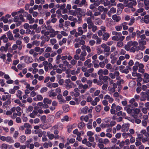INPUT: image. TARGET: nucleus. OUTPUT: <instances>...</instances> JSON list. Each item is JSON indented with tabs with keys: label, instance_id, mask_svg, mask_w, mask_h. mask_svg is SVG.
Masks as SVG:
<instances>
[{
	"label": "nucleus",
	"instance_id": "f257e3e1",
	"mask_svg": "<svg viewBox=\"0 0 149 149\" xmlns=\"http://www.w3.org/2000/svg\"><path fill=\"white\" fill-rule=\"evenodd\" d=\"M112 35L114 36L112 37V40L114 41L120 40L122 41L125 38L124 36H122V33L120 32H117L113 31L112 32Z\"/></svg>",
	"mask_w": 149,
	"mask_h": 149
},
{
	"label": "nucleus",
	"instance_id": "f03ea898",
	"mask_svg": "<svg viewBox=\"0 0 149 149\" xmlns=\"http://www.w3.org/2000/svg\"><path fill=\"white\" fill-rule=\"evenodd\" d=\"M13 20L14 22H17L16 24L17 26H19L22 22L24 21L23 15L22 14H20L19 16L14 17Z\"/></svg>",
	"mask_w": 149,
	"mask_h": 149
},
{
	"label": "nucleus",
	"instance_id": "7ed1b4c3",
	"mask_svg": "<svg viewBox=\"0 0 149 149\" xmlns=\"http://www.w3.org/2000/svg\"><path fill=\"white\" fill-rule=\"evenodd\" d=\"M138 44V43L136 41H132L130 40L128 42L127 44L124 46V48L126 50L128 51L129 49H130V48L132 46L135 47L137 46Z\"/></svg>",
	"mask_w": 149,
	"mask_h": 149
},
{
	"label": "nucleus",
	"instance_id": "20e7f679",
	"mask_svg": "<svg viewBox=\"0 0 149 149\" xmlns=\"http://www.w3.org/2000/svg\"><path fill=\"white\" fill-rule=\"evenodd\" d=\"M64 85L67 89L69 90L72 88L74 84L70 79H67L65 80V83Z\"/></svg>",
	"mask_w": 149,
	"mask_h": 149
},
{
	"label": "nucleus",
	"instance_id": "39448f33",
	"mask_svg": "<svg viewBox=\"0 0 149 149\" xmlns=\"http://www.w3.org/2000/svg\"><path fill=\"white\" fill-rule=\"evenodd\" d=\"M146 43V41L144 40H139L138 41V43L139 45L138 46L139 49H140L141 51H143L145 48V47L144 46Z\"/></svg>",
	"mask_w": 149,
	"mask_h": 149
},
{
	"label": "nucleus",
	"instance_id": "423d86ee",
	"mask_svg": "<svg viewBox=\"0 0 149 149\" xmlns=\"http://www.w3.org/2000/svg\"><path fill=\"white\" fill-rule=\"evenodd\" d=\"M78 88L81 89L80 91V92L81 93L83 94L85 92L86 89L88 88V86L87 84L83 85L81 83L78 85Z\"/></svg>",
	"mask_w": 149,
	"mask_h": 149
},
{
	"label": "nucleus",
	"instance_id": "0eeeda50",
	"mask_svg": "<svg viewBox=\"0 0 149 149\" xmlns=\"http://www.w3.org/2000/svg\"><path fill=\"white\" fill-rule=\"evenodd\" d=\"M119 75V72L118 71H115L114 73L110 72L109 74V76L110 78L114 79L116 78V79H120Z\"/></svg>",
	"mask_w": 149,
	"mask_h": 149
},
{
	"label": "nucleus",
	"instance_id": "6e6552de",
	"mask_svg": "<svg viewBox=\"0 0 149 149\" xmlns=\"http://www.w3.org/2000/svg\"><path fill=\"white\" fill-rule=\"evenodd\" d=\"M25 16L26 17V19L29 20V24H33L35 21V19L33 18L31 15L29 14L26 12H24Z\"/></svg>",
	"mask_w": 149,
	"mask_h": 149
},
{
	"label": "nucleus",
	"instance_id": "1a4fd4ad",
	"mask_svg": "<svg viewBox=\"0 0 149 149\" xmlns=\"http://www.w3.org/2000/svg\"><path fill=\"white\" fill-rule=\"evenodd\" d=\"M77 30L78 32H77L76 34L74 35V36L76 38L79 36L82 35L84 32V30L82 29V27L81 26L79 27Z\"/></svg>",
	"mask_w": 149,
	"mask_h": 149
},
{
	"label": "nucleus",
	"instance_id": "9d476101",
	"mask_svg": "<svg viewBox=\"0 0 149 149\" xmlns=\"http://www.w3.org/2000/svg\"><path fill=\"white\" fill-rule=\"evenodd\" d=\"M49 32L50 33H51L50 35V37L51 38L54 37L57 34H59L60 33L59 31H55L54 30L53 28H52L49 30Z\"/></svg>",
	"mask_w": 149,
	"mask_h": 149
},
{
	"label": "nucleus",
	"instance_id": "9b49d317",
	"mask_svg": "<svg viewBox=\"0 0 149 149\" xmlns=\"http://www.w3.org/2000/svg\"><path fill=\"white\" fill-rule=\"evenodd\" d=\"M143 82L146 83H147L149 81V74L147 73H144L143 74Z\"/></svg>",
	"mask_w": 149,
	"mask_h": 149
},
{
	"label": "nucleus",
	"instance_id": "f8f14e48",
	"mask_svg": "<svg viewBox=\"0 0 149 149\" xmlns=\"http://www.w3.org/2000/svg\"><path fill=\"white\" fill-rule=\"evenodd\" d=\"M34 50L36 52H38L39 54L41 55L44 52L45 48H41L37 46L34 48Z\"/></svg>",
	"mask_w": 149,
	"mask_h": 149
},
{
	"label": "nucleus",
	"instance_id": "ddd939ff",
	"mask_svg": "<svg viewBox=\"0 0 149 149\" xmlns=\"http://www.w3.org/2000/svg\"><path fill=\"white\" fill-rule=\"evenodd\" d=\"M137 4V2L136 0L133 1H132L130 2L127 4L125 6V7H128L129 8H131L133 6H135Z\"/></svg>",
	"mask_w": 149,
	"mask_h": 149
},
{
	"label": "nucleus",
	"instance_id": "4468645a",
	"mask_svg": "<svg viewBox=\"0 0 149 149\" xmlns=\"http://www.w3.org/2000/svg\"><path fill=\"white\" fill-rule=\"evenodd\" d=\"M5 94H7V95H3L2 96V100L3 101L6 100L7 99L10 100V99L11 95L8 93H4Z\"/></svg>",
	"mask_w": 149,
	"mask_h": 149
},
{
	"label": "nucleus",
	"instance_id": "2eb2a0df",
	"mask_svg": "<svg viewBox=\"0 0 149 149\" xmlns=\"http://www.w3.org/2000/svg\"><path fill=\"white\" fill-rule=\"evenodd\" d=\"M16 44L18 47V50L19 51L21 50L23 47V45L22 44V42L19 40H17L16 41Z\"/></svg>",
	"mask_w": 149,
	"mask_h": 149
},
{
	"label": "nucleus",
	"instance_id": "dca6fc26",
	"mask_svg": "<svg viewBox=\"0 0 149 149\" xmlns=\"http://www.w3.org/2000/svg\"><path fill=\"white\" fill-rule=\"evenodd\" d=\"M56 14H52L51 15V19L50 20L52 23L54 24L57 22V19L56 18Z\"/></svg>",
	"mask_w": 149,
	"mask_h": 149
},
{
	"label": "nucleus",
	"instance_id": "f3484780",
	"mask_svg": "<svg viewBox=\"0 0 149 149\" xmlns=\"http://www.w3.org/2000/svg\"><path fill=\"white\" fill-rule=\"evenodd\" d=\"M99 79L100 80H103L104 83L108 82V80L111 79L110 78L107 76H103L101 77H99Z\"/></svg>",
	"mask_w": 149,
	"mask_h": 149
},
{
	"label": "nucleus",
	"instance_id": "a211bd4d",
	"mask_svg": "<svg viewBox=\"0 0 149 149\" xmlns=\"http://www.w3.org/2000/svg\"><path fill=\"white\" fill-rule=\"evenodd\" d=\"M80 68H78L76 71L75 70L70 71V73L73 75H76L80 72Z\"/></svg>",
	"mask_w": 149,
	"mask_h": 149
},
{
	"label": "nucleus",
	"instance_id": "6ab92c4d",
	"mask_svg": "<svg viewBox=\"0 0 149 149\" xmlns=\"http://www.w3.org/2000/svg\"><path fill=\"white\" fill-rule=\"evenodd\" d=\"M87 24H88V27H90L92 25L94 24L93 21L91 19V18L88 17L86 19Z\"/></svg>",
	"mask_w": 149,
	"mask_h": 149
},
{
	"label": "nucleus",
	"instance_id": "aec40b11",
	"mask_svg": "<svg viewBox=\"0 0 149 149\" xmlns=\"http://www.w3.org/2000/svg\"><path fill=\"white\" fill-rule=\"evenodd\" d=\"M137 47L138 46H137L135 47L133 46V47L130 48V49H129V51L130 52L133 53H134L136 51H138L139 50H140V49H139Z\"/></svg>",
	"mask_w": 149,
	"mask_h": 149
},
{
	"label": "nucleus",
	"instance_id": "412c9836",
	"mask_svg": "<svg viewBox=\"0 0 149 149\" xmlns=\"http://www.w3.org/2000/svg\"><path fill=\"white\" fill-rule=\"evenodd\" d=\"M106 68L107 69L110 70V72H113L114 71V69L112 68V65L110 63H108L106 65Z\"/></svg>",
	"mask_w": 149,
	"mask_h": 149
},
{
	"label": "nucleus",
	"instance_id": "4be33fe9",
	"mask_svg": "<svg viewBox=\"0 0 149 149\" xmlns=\"http://www.w3.org/2000/svg\"><path fill=\"white\" fill-rule=\"evenodd\" d=\"M112 19L116 22H118L121 19L120 17L119 16H118L116 15H114L112 16Z\"/></svg>",
	"mask_w": 149,
	"mask_h": 149
},
{
	"label": "nucleus",
	"instance_id": "5701e85b",
	"mask_svg": "<svg viewBox=\"0 0 149 149\" xmlns=\"http://www.w3.org/2000/svg\"><path fill=\"white\" fill-rule=\"evenodd\" d=\"M54 116L52 115H49L48 117V120L49 122L52 123L54 121Z\"/></svg>",
	"mask_w": 149,
	"mask_h": 149
},
{
	"label": "nucleus",
	"instance_id": "b1692460",
	"mask_svg": "<svg viewBox=\"0 0 149 149\" xmlns=\"http://www.w3.org/2000/svg\"><path fill=\"white\" fill-rule=\"evenodd\" d=\"M38 112L35 110H33L32 113H31L29 115V116L31 118H34L37 115Z\"/></svg>",
	"mask_w": 149,
	"mask_h": 149
},
{
	"label": "nucleus",
	"instance_id": "393cba45",
	"mask_svg": "<svg viewBox=\"0 0 149 149\" xmlns=\"http://www.w3.org/2000/svg\"><path fill=\"white\" fill-rule=\"evenodd\" d=\"M144 3L145 6V9L148 10L149 8V1L148 0H144Z\"/></svg>",
	"mask_w": 149,
	"mask_h": 149
},
{
	"label": "nucleus",
	"instance_id": "a878e982",
	"mask_svg": "<svg viewBox=\"0 0 149 149\" xmlns=\"http://www.w3.org/2000/svg\"><path fill=\"white\" fill-rule=\"evenodd\" d=\"M22 112L15 113H13V114L11 116V118L13 119L16 118L17 116H20L21 115Z\"/></svg>",
	"mask_w": 149,
	"mask_h": 149
},
{
	"label": "nucleus",
	"instance_id": "bb28decb",
	"mask_svg": "<svg viewBox=\"0 0 149 149\" xmlns=\"http://www.w3.org/2000/svg\"><path fill=\"white\" fill-rule=\"evenodd\" d=\"M7 35L9 39L10 40H14V38L12 33L10 31L7 33Z\"/></svg>",
	"mask_w": 149,
	"mask_h": 149
},
{
	"label": "nucleus",
	"instance_id": "cd10ccee",
	"mask_svg": "<svg viewBox=\"0 0 149 149\" xmlns=\"http://www.w3.org/2000/svg\"><path fill=\"white\" fill-rule=\"evenodd\" d=\"M109 37V34L107 33H104L102 36V39L105 41H107Z\"/></svg>",
	"mask_w": 149,
	"mask_h": 149
},
{
	"label": "nucleus",
	"instance_id": "c85d7f7f",
	"mask_svg": "<svg viewBox=\"0 0 149 149\" xmlns=\"http://www.w3.org/2000/svg\"><path fill=\"white\" fill-rule=\"evenodd\" d=\"M88 28L89 29H90L92 28V31L93 32H95L98 29L97 26L94 25V24L91 25L90 26L89 28V27H88Z\"/></svg>",
	"mask_w": 149,
	"mask_h": 149
},
{
	"label": "nucleus",
	"instance_id": "c756f323",
	"mask_svg": "<svg viewBox=\"0 0 149 149\" xmlns=\"http://www.w3.org/2000/svg\"><path fill=\"white\" fill-rule=\"evenodd\" d=\"M70 95L72 97H77L79 95L80 93L79 92H74L72 91L70 93Z\"/></svg>",
	"mask_w": 149,
	"mask_h": 149
},
{
	"label": "nucleus",
	"instance_id": "7c9ffc66",
	"mask_svg": "<svg viewBox=\"0 0 149 149\" xmlns=\"http://www.w3.org/2000/svg\"><path fill=\"white\" fill-rule=\"evenodd\" d=\"M88 107L87 106H85L83 108L80 109L81 112L83 114H86L88 112Z\"/></svg>",
	"mask_w": 149,
	"mask_h": 149
},
{
	"label": "nucleus",
	"instance_id": "2f4dec72",
	"mask_svg": "<svg viewBox=\"0 0 149 149\" xmlns=\"http://www.w3.org/2000/svg\"><path fill=\"white\" fill-rule=\"evenodd\" d=\"M132 116L135 119L134 121L135 123L136 124H139L141 123V120L137 118V115H132Z\"/></svg>",
	"mask_w": 149,
	"mask_h": 149
},
{
	"label": "nucleus",
	"instance_id": "473e14b6",
	"mask_svg": "<svg viewBox=\"0 0 149 149\" xmlns=\"http://www.w3.org/2000/svg\"><path fill=\"white\" fill-rule=\"evenodd\" d=\"M121 129L123 132H126L127 131L129 128L127 125L125 124L122 125Z\"/></svg>",
	"mask_w": 149,
	"mask_h": 149
},
{
	"label": "nucleus",
	"instance_id": "72a5a7b5",
	"mask_svg": "<svg viewBox=\"0 0 149 149\" xmlns=\"http://www.w3.org/2000/svg\"><path fill=\"white\" fill-rule=\"evenodd\" d=\"M85 126V124L82 122H81L78 124V127L80 130L82 129Z\"/></svg>",
	"mask_w": 149,
	"mask_h": 149
},
{
	"label": "nucleus",
	"instance_id": "f704fd0d",
	"mask_svg": "<svg viewBox=\"0 0 149 149\" xmlns=\"http://www.w3.org/2000/svg\"><path fill=\"white\" fill-rule=\"evenodd\" d=\"M49 96L50 97L56 96L57 94L53 90H51L49 91L48 92Z\"/></svg>",
	"mask_w": 149,
	"mask_h": 149
},
{
	"label": "nucleus",
	"instance_id": "c9c22d12",
	"mask_svg": "<svg viewBox=\"0 0 149 149\" xmlns=\"http://www.w3.org/2000/svg\"><path fill=\"white\" fill-rule=\"evenodd\" d=\"M6 141L10 143H13L14 142V140L10 136L6 137Z\"/></svg>",
	"mask_w": 149,
	"mask_h": 149
},
{
	"label": "nucleus",
	"instance_id": "e433bc0d",
	"mask_svg": "<svg viewBox=\"0 0 149 149\" xmlns=\"http://www.w3.org/2000/svg\"><path fill=\"white\" fill-rule=\"evenodd\" d=\"M47 134L49 139H53L54 138V134H53L51 133L50 132H47Z\"/></svg>",
	"mask_w": 149,
	"mask_h": 149
},
{
	"label": "nucleus",
	"instance_id": "4c0bfd02",
	"mask_svg": "<svg viewBox=\"0 0 149 149\" xmlns=\"http://www.w3.org/2000/svg\"><path fill=\"white\" fill-rule=\"evenodd\" d=\"M80 119L81 120H84L85 122H87L89 119V117L88 116H82L80 117Z\"/></svg>",
	"mask_w": 149,
	"mask_h": 149
},
{
	"label": "nucleus",
	"instance_id": "58836bf2",
	"mask_svg": "<svg viewBox=\"0 0 149 149\" xmlns=\"http://www.w3.org/2000/svg\"><path fill=\"white\" fill-rule=\"evenodd\" d=\"M143 56V54L142 52H141L137 54L135 56V58L137 59H141Z\"/></svg>",
	"mask_w": 149,
	"mask_h": 149
},
{
	"label": "nucleus",
	"instance_id": "ea45409f",
	"mask_svg": "<svg viewBox=\"0 0 149 149\" xmlns=\"http://www.w3.org/2000/svg\"><path fill=\"white\" fill-rule=\"evenodd\" d=\"M140 132L143 135L144 134V136L146 137L149 136V133L147 132L145 130H141Z\"/></svg>",
	"mask_w": 149,
	"mask_h": 149
},
{
	"label": "nucleus",
	"instance_id": "a19ab883",
	"mask_svg": "<svg viewBox=\"0 0 149 149\" xmlns=\"http://www.w3.org/2000/svg\"><path fill=\"white\" fill-rule=\"evenodd\" d=\"M43 103L47 104H50L52 102V100L47 98H45L43 100Z\"/></svg>",
	"mask_w": 149,
	"mask_h": 149
},
{
	"label": "nucleus",
	"instance_id": "79ce46f5",
	"mask_svg": "<svg viewBox=\"0 0 149 149\" xmlns=\"http://www.w3.org/2000/svg\"><path fill=\"white\" fill-rule=\"evenodd\" d=\"M22 92L20 90H18L17 91V93L16 94V95L17 97H19L20 100H22Z\"/></svg>",
	"mask_w": 149,
	"mask_h": 149
},
{
	"label": "nucleus",
	"instance_id": "37998d69",
	"mask_svg": "<svg viewBox=\"0 0 149 149\" xmlns=\"http://www.w3.org/2000/svg\"><path fill=\"white\" fill-rule=\"evenodd\" d=\"M127 23L126 22H124L122 23L121 25L123 27V29L124 30H127L128 27L127 26Z\"/></svg>",
	"mask_w": 149,
	"mask_h": 149
},
{
	"label": "nucleus",
	"instance_id": "c03bdc74",
	"mask_svg": "<svg viewBox=\"0 0 149 149\" xmlns=\"http://www.w3.org/2000/svg\"><path fill=\"white\" fill-rule=\"evenodd\" d=\"M120 79H117L118 81L117 82V84L118 86H120L121 84H123L125 82L123 80L121 79L120 77Z\"/></svg>",
	"mask_w": 149,
	"mask_h": 149
},
{
	"label": "nucleus",
	"instance_id": "a18cd8bd",
	"mask_svg": "<svg viewBox=\"0 0 149 149\" xmlns=\"http://www.w3.org/2000/svg\"><path fill=\"white\" fill-rule=\"evenodd\" d=\"M82 26V29H83L84 32H86L87 31V28L88 26L87 24L86 23H84L83 24Z\"/></svg>",
	"mask_w": 149,
	"mask_h": 149
},
{
	"label": "nucleus",
	"instance_id": "49530a36",
	"mask_svg": "<svg viewBox=\"0 0 149 149\" xmlns=\"http://www.w3.org/2000/svg\"><path fill=\"white\" fill-rule=\"evenodd\" d=\"M86 13L85 12H84V11H82L81 12H80L77 15V17L78 18L79 17H81L82 16H84L85 15Z\"/></svg>",
	"mask_w": 149,
	"mask_h": 149
},
{
	"label": "nucleus",
	"instance_id": "de8ad7c7",
	"mask_svg": "<svg viewBox=\"0 0 149 149\" xmlns=\"http://www.w3.org/2000/svg\"><path fill=\"white\" fill-rule=\"evenodd\" d=\"M60 126H61V129L63 128V125L61 124H59L58 125H55L53 126L52 128V129L56 130L58 128H59V127Z\"/></svg>",
	"mask_w": 149,
	"mask_h": 149
},
{
	"label": "nucleus",
	"instance_id": "09e8293b",
	"mask_svg": "<svg viewBox=\"0 0 149 149\" xmlns=\"http://www.w3.org/2000/svg\"><path fill=\"white\" fill-rule=\"evenodd\" d=\"M97 74L99 75V77H101L103 76V70L102 69L99 70L97 72Z\"/></svg>",
	"mask_w": 149,
	"mask_h": 149
},
{
	"label": "nucleus",
	"instance_id": "8fccbe9b",
	"mask_svg": "<svg viewBox=\"0 0 149 149\" xmlns=\"http://www.w3.org/2000/svg\"><path fill=\"white\" fill-rule=\"evenodd\" d=\"M95 109L97 112H100L101 110V107L100 105H97L95 107Z\"/></svg>",
	"mask_w": 149,
	"mask_h": 149
},
{
	"label": "nucleus",
	"instance_id": "3c124183",
	"mask_svg": "<svg viewBox=\"0 0 149 149\" xmlns=\"http://www.w3.org/2000/svg\"><path fill=\"white\" fill-rule=\"evenodd\" d=\"M132 135L130 134L129 133H123L122 134V136L125 138H127L128 137V136L130 137Z\"/></svg>",
	"mask_w": 149,
	"mask_h": 149
},
{
	"label": "nucleus",
	"instance_id": "603ef678",
	"mask_svg": "<svg viewBox=\"0 0 149 149\" xmlns=\"http://www.w3.org/2000/svg\"><path fill=\"white\" fill-rule=\"evenodd\" d=\"M0 21H3L5 23H6L8 22V19L5 16L3 17L0 19Z\"/></svg>",
	"mask_w": 149,
	"mask_h": 149
},
{
	"label": "nucleus",
	"instance_id": "864d4df0",
	"mask_svg": "<svg viewBox=\"0 0 149 149\" xmlns=\"http://www.w3.org/2000/svg\"><path fill=\"white\" fill-rule=\"evenodd\" d=\"M62 114V112L61 111H58L56 113L55 117L56 118H58L60 117V116Z\"/></svg>",
	"mask_w": 149,
	"mask_h": 149
},
{
	"label": "nucleus",
	"instance_id": "5fc2aeb1",
	"mask_svg": "<svg viewBox=\"0 0 149 149\" xmlns=\"http://www.w3.org/2000/svg\"><path fill=\"white\" fill-rule=\"evenodd\" d=\"M124 109L129 114L130 113L132 112V109L128 107H125Z\"/></svg>",
	"mask_w": 149,
	"mask_h": 149
},
{
	"label": "nucleus",
	"instance_id": "6e6d98bb",
	"mask_svg": "<svg viewBox=\"0 0 149 149\" xmlns=\"http://www.w3.org/2000/svg\"><path fill=\"white\" fill-rule=\"evenodd\" d=\"M50 42L51 45H54L56 42L57 41L55 38H52L50 39Z\"/></svg>",
	"mask_w": 149,
	"mask_h": 149
},
{
	"label": "nucleus",
	"instance_id": "4d7b16f0",
	"mask_svg": "<svg viewBox=\"0 0 149 149\" xmlns=\"http://www.w3.org/2000/svg\"><path fill=\"white\" fill-rule=\"evenodd\" d=\"M108 91L110 92L109 93L111 94L113 93L115 91V89H114L113 87H111L110 86L108 87Z\"/></svg>",
	"mask_w": 149,
	"mask_h": 149
},
{
	"label": "nucleus",
	"instance_id": "13d9d810",
	"mask_svg": "<svg viewBox=\"0 0 149 149\" xmlns=\"http://www.w3.org/2000/svg\"><path fill=\"white\" fill-rule=\"evenodd\" d=\"M26 88L27 89H29L30 91H33L34 90L35 88L34 87L32 86H30L29 84H26Z\"/></svg>",
	"mask_w": 149,
	"mask_h": 149
},
{
	"label": "nucleus",
	"instance_id": "bf43d9fd",
	"mask_svg": "<svg viewBox=\"0 0 149 149\" xmlns=\"http://www.w3.org/2000/svg\"><path fill=\"white\" fill-rule=\"evenodd\" d=\"M11 102L10 100H8L7 101H6L5 102H4L3 103V107H7V106L10 104Z\"/></svg>",
	"mask_w": 149,
	"mask_h": 149
},
{
	"label": "nucleus",
	"instance_id": "052dcab7",
	"mask_svg": "<svg viewBox=\"0 0 149 149\" xmlns=\"http://www.w3.org/2000/svg\"><path fill=\"white\" fill-rule=\"evenodd\" d=\"M8 50V49L6 48L5 46H1L0 48V51L1 52H6Z\"/></svg>",
	"mask_w": 149,
	"mask_h": 149
},
{
	"label": "nucleus",
	"instance_id": "680f3d73",
	"mask_svg": "<svg viewBox=\"0 0 149 149\" xmlns=\"http://www.w3.org/2000/svg\"><path fill=\"white\" fill-rule=\"evenodd\" d=\"M118 52L116 51L115 52L111 54L110 56V58L111 59H113V58H115L114 56L116 55H117L118 54Z\"/></svg>",
	"mask_w": 149,
	"mask_h": 149
},
{
	"label": "nucleus",
	"instance_id": "e2e57ef3",
	"mask_svg": "<svg viewBox=\"0 0 149 149\" xmlns=\"http://www.w3.org/2000/svg\"><path fill=\"white\" fill-rule=\"evenodd\" d=\"M69 13L71 15L75 16L76 15V11L75 10H71L69 11Z\"/></svg>",
	"mask_w": 149,
	"mask_h": 149
},
{
	"label": "nucleus",
	"instance_id": "0e129e2a",
	"mask_svg": "<svg viewBox=\"0 0 149 149\" xmlns=\"http://www.w3.org/2000/svg\"><path fill=\"white\" fill-rule=\"evenodd\" d=\"M47 88L46 87H43L41 88L40 90V92L41 93H43L44 92H45L47 91Z\"/></svg>",
	"mask_w": 149,
	"mask_h": 149
},
{
	"label": "nucleus",
	"instance_id": "69168bd1",
	"mask_svg": "<svg viewBox=\"0 0 149 149\" xmlns=\"http://www.w3.org/2000/svg\"><path fill=\"white\" fill-rule=\"evenodd\" d=\"M135 64L138 65L139 67V68H143L144 67V65L142 63H139L138 62H136L135 63Z\"/></svg>",
	"mask_w": 149,
	"mask_h": 149
},
{
	"label": "nucleus",
	"instance_id": "338daca9",
	"mask_svg": "<svg viewBox=\"0 0 149 149\" xmlns=\"http://www.w3.org/2000/svg\"><path fill=\"white\" fill-rule=\"evenodd\" d=\"M95 20L96 21V24L97 25H100L102 23V21L100 20V19L99 18H97L95 19Z\"/></svg>",
	"mask_w": 149,
	"mask_h": 149
},
{
	"label": "nucleus",
	"instance_id": "774afa93",
	"mask_svg": "<svg viewBox=\"0 0 149 149\" xmlns=\"http://www.w3.org/2000/svg\"><path fill=\"white\" fill-rule=\"evenodd\" d=\"M29 38L28 36L24 37L23 38V40L24 42L26 43H27L29 42Z\"/></svg>",
	"mask_w": 149,
	"mask_h": 149
}]
</instances>
